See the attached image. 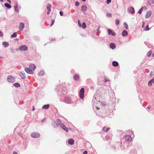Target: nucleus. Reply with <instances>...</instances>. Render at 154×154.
I'll list each match as a JSON object with an SVG mask.
<instances>
[{
  "label": "nucleus",
  "instance_id": "4d7b16f0",
  "mask_svg": "<svg viewBox=\"0 0 154 154\" xmlns=\"http://www.w3.org/2000/svg\"><path fill=\"white\" fill-rule=\"evenodd\" d=\"M14 7H18V5L17 3H16L15 5L14 6Z\"/></svg>",
  "mask_w": 154,
  "mask_h": 154
},
{
  "label": "nucleus",
  "instance_id": "473e14b6",
  "mask_svg": "<svg viewBox=\"0 0 154 154\" xmlns=\"http://www.w3.org/2000/svg\"><path fill=\"white\" fill-rule=\"evenodd\" d=\"M81 27H82L83 29H85L86 28V26L85 22H84L82 23V25H81Z\"/></svg>",
  "mask_w": 154,
  "mask_h": 154
},
{
  "label": "nucleus",
  "instance_id": "4468645a",
  "mask_svg": "<svg viewBox=\"0 0 154 154\" xmlns=\"http://www.w3.org/2000/svg\"><path fill=\"white\" fill-rule=\"evenodd\" d=\"M108 33L109 35H112V36H115V33L112 31L111 29H108L107 30Z\"/></svg>",
  "mask_w": 154,
  "mask_h": 154
},
{
  "label": "nucleus",
  "instance_id": "4c0bfd02",
  "mask_svg": "<svg viewBox=\"0 0 154 154\" xmlns=\"http://www.w3.org/2000/svg\"><path fill=\"white\" fill-rule=\"evenodd\" d=\"M152 82L151 80H149L148 82V85L149 86H151L152 85Z\"/></svg>",
  "mask_w": 154,
  "mask_h": 154
},
{
  "label": "nucleus",
  "instance_id": "680f3d73",
  "mask_svg": "<svg viewBox=\"0 0 154 154\" xmlns=\"http://www.w3.org/2000/svg\"><path fill=\"white\" fill-rule=\"evenodd\" d=\"M35 109V108H34V106H33V109H32V110H33Z\"/></svg>",
  "mask_w": 154,
  "mask_h": 154
},
{
  "label": "nucleus",
  "instance_id": "37998d69",
  "mask_svg": "<svg viewBox=\"0 0 154 154\" xmlns=\"http://www.w3.org/2000/svg\"><path fill=\"white\" fill-rule=\"evenodd\" d=\"M54 20H51V26H52L53 25V24L54 23Z\"/></svg>",
  "mask_w": 154,
  "mask_h": 154
},
{
  "label": "nucleus",
  "instance_id": "5701e85b",
  "mask_svg": "<svg viewBox=\"0 0 154 154\" xmlns=\"http://www.w3.org/2000/svg\"><path fill=\"white\" fill-rule=\"evenodd\" d=\"M50 106V105L49 104L44 105L42 107L43 109H48Z\"/></svg>",
  "mask_w": 154,
  "mask_h": 154
},
{
  "label": "nucleus",
  "instance_id": "a19ab883",
  "mask_svg": "<svg viewBox=\"0 0 154 154\" xmlns=\"http://www.w3.org/2000/svg\"><path fill=\"white\" fill-rule=\"evenodd\" d=\"M79 5V2L78 1H76L75 3V6H78Z\"/></svg>",
  "mask_w": 154,
  "mask_h": 154
},
{
  "label": "nucleus",
  "instance_id": "bf43d9fd",
  "mask_svg": "<svg viewBox=\"0 0 154 154\" xmlns=\"http://www.w3.org/2000/svg\"><path fill=\"white\" fill-rule=\"evenodd\" d=\"M144 26V22H143V25H142V27H143Z\"/></svg>",
  "mask_w": 154,
  "mask_h": 154
},
{
  "label": "nucleus",
  "instance_id": "0e129e2a",
  "mask_svg": "<svg viewBox=\"0 0 154 154\" xmlns=\"http://www.w3.org/2000/svg\"><path fill=\"white\" fill-rule=\"evenodd\" d=\"M153 57H154V53H153L152 54Z\"/></svg>",
  "mask_w": 154,
  "mask_h": 154
},
{
  "label": "nucleus",
  "instance_id": "39448f33",
  "mask_svg": "<svg viewBox=\"0 0 154 154\" xmlns=\"http://www.w3.org/2000/svg\"><path fill=\"white\" fill-rule=\"evenodd\" d=\"M31 137L33 138H38L40 137V134L38 132H34L31 134Z\"/></svg>",
  "mask_w": 154,
  "mask_h": 154
},
{
  "label": "nucleus",
  "instance_id": "09e8293b",
  "mask_svg": "<svg viewBox=\"0 0 154 154\" xmlns=\"http://www.w3.org/2000/svg\"><path fill=\"white\" fill-rule=\"evenodd\" d=\"M144 43H145V44L146 45H147V46L148 47H149V46H148V45H149V43L148 42H144Z\"/></svg>",
  "mask_w": 154,
  "mask_h": 154
},
{
  "label": "nucleus",
  "instance_id": "9d476101",
  "mask_svg": "<svg viewBox=\"0 0 154 154\" xmlns=\"http://www.w3.org/2000/svg\"><path fill=\"white\" fill-rule=\"evenodd\" d=\"M59 125H60V124L57 122L56 121V122L55 121H53L52 123V126L55 128H57L59 126Z\"/></svg>",
  "mask_w": 154,
  "mask_h": 154
},
{
  "label": "nucleus",
  "instance_id": "4be33fe9",
  "mask_svg": "<svg viewBox=\"0 0 154 154\" xmlns=\"http://www.w3.org/2000/svg\"><path fill=\"white\" fill-rule=\"evenodd\" d=\"M2 45L5 47H7L9 45V43L6 42H3L2 43Z\"/></svg>",
  "mask_w": 154,
  "mask_h": 154
},
{
  "label": "nucleus",
  "instance_id": "c9c22d12",
  "mask_svg": "<svg viewBox=\"0 0 154 154\" xmlns=\"http://www.w3.org/2000/svg\"><path fill=\"white\" fill-rule=\"evenodd\" d=\"M119 23V19H117L116 20V25H118Z\"/></svg>",
  "mask_w": 154,
  "mask_h": 154
},
{
  "label": "nucleus",
  "instance_id": "20e7f679",
  "mask_svg": "<svg viewBox=\"0 0 154 154\" xmlns=\"http://www.w3.org/2000/svg\"><path fill=\"white\" fill-rule=\"evenodd\" d=\"M15 78L11 75H9L7 78L8 81L10 83H13L15 81Z\"/></svg>",
  "mask_w": 154,
  "mask_h": 154
},
{
  "label": "nucleus",
  "instance_id": "ddd939ff",
  "mask_svg": "<svg viewBox=\"0 0 154 154\" xmlns=\"http://www.w3.org/2000/svg\"><path fill=\"white\" fill-rule=\"evenodd\" d=\"M19 26L20 30L21 31H23V29L24 27V23L22 22L20 23L19 24Z\"/></svg>",
  "mask_w": 154,
  "mask_h": 154
},
{
  "label": "nucleus",
  "instance_id": "7c9ffc66",
  "mask_svg": "<svg viewBox=\"0 0 154 154\" xmlns=\"http://www.w3.org/2000/svg\"><path fill=\"white\" fill-rule=\"evenodd\" d=\"M17 32H14L11 35V38L16 37L17 36Z\"/></svg>",
  "mask_w": 154,
  "mask_h": 154
},
{
  "label": "nucleus",
  "instance_id": "58836bf2",
  "mask_svg": "<svg viewBox=\"0 0 154 154\" xmlns=\"http://www.w3.org/2000/svg\"><path fill=\"white\" fill-rule=\"evenodd\" d=\"M149 30V27L148 25H147L145 29V30L146 31H148Z\"/></svg>",
  "mask_w": 154,
  "mask_h": 154
},
{
  "label": "nucleus",
  "instance_id": "1a4fd4ad",
  "mask_svg": "<svg viewBox=\"0 0 154 154\" xmlns=\"http://www.w3.org/2000/svg\"><path fill=\"white\" fill-rule=\"evenodd\" d=\"M66 92L67 91L66 90H62V88L59 90L58 91V94L60 95H62V94H64L66 93Z\"/></svg>",
  "mask_w": 154,
  "mask_h": 154
},
{
  "label": "nucleus",
  "instance_id": "3c124183",
  "mask_svg": "<svg viewBox=\"0 0 154 154\" xmlns=\"http://www.w3.org/2000/svg\"><path fill=\"white\" fill-rule=\"evenodd\" d=\"M87 151L85 150L83 152V154H87Z\"/></svg>",
  "mask_w": 154,
  "mask_h": 154
},
{
  "label": "nucleus",
  "instance_id": "a211bd4d",
  "mask_svg": "<svg viewBox=\"0 0 154 154\" xmlns=\"http://www.w3.org/2000/svg\"><path fill=\"white\" fill-rule=\"evenodd\" d=\"M29 67L31 68L32 69H33V70H34L36 68V66L35 65L32 63H30L29 64Z\"/></svg>",
  "mask_w": 154,
  "mask_h": 154
},
{
  "label": "nucleus",
  "instance_id": "13d9d810",
  "mask_svg": "<svg viewBox=\"0 0 154 154\" xmlns=\"http://www.w3.org/2000/svg\"><path fill=\"white\" fill-rule=\"evenodd\" d=\"M150 106H147V108L148 109H150Z\"/></svg>",
  "mask_w": 154,
  "mask_h": 154
},
{
  "label": "nucleus",
  "instance_id": "ea45409f",
  "mask_svg": "<svg viewBox=\"0 0 154 154\" xmlns=\"http://www.w3.org/2000/svg\"><path fill=\"white\" fill-rule=\"evenodd\" d=\"M106 16L107 17H112V15L110 13H107L106 14Z\"/></svg>",
  "mask_w": 154,
  "mask_h": 154
},
{
  "label": "nucleus",
  "instance_id": "9b49d317",
  "mask_svg": "<svg viewBox=\"0 0 154 154\" xmlns=\"http://www.w3.org/2000/svg\"><path fill=\"white\" fill-rule=\"evenodd\" d=\"M128 11L129 13L131 14L134 13V9L133 7L131 6L128 8Z\"/></svg>",
  "mask_w": 154,
  "mask_h": 154
},
{
  "label": "nucleus",
  "instance_id": "2f4dec72",
  "mask_svg": "<svg viewBox=\"0 0 154 154\" xmlns=\"http://www.w3.org/2000/svg\"><path fill=\"white\" fill-rule=\"evenodd\" d=\"M13 85L14 86L17 88L19 87L20 86V84L19 83L17 82L14 83Z\"/></svg>",
  "mask_w": 154,
  "mask_h": 154
},
{
  "label": "nucleus",
  "instance_id": "bb28decb",
  "mask_svg": "<svg viewBox=\"0 0 154 154\" xmlns=\"http://www.w3.org/2000/svg\"><path fill=\"white\" fill-rule=\"evenodd\" d=\"M100 28V26H99V27L94 31V33L95 34H96V35H99V34L98 33V31L99 30Z\"/></svg>",
  "mask_w": 154,
  "mask_h": 154
},
{
  "label": "nucleus",
  "instance_id": "cd10ccee",
  "mask_svg": "<svg viewBox=\"0 0 154 154\" xmlns=\"http://www.w3.org/2000/svg\"><path fill=\"white\" fill-rule=\"evenodd\" d=\"M144 8L145 9H146V7L144 6V7H142V8H140V9L138 11V13L139 14H140L142 13V12L143 9Z\"/></svg>",
  "mask_w": 154,
  "mask_h": 154
},
{
  "label": "nucleus",
  "instance_id": "2eb2a0df",
  "mask_svg": "<svg viewBox=\"0 0 154 154\" xmlns=\"http://www.w3.org/2000/svg\"><path fill=\"white\" fill-rule=\"evenodd\" d=\"M87 7L85 5H82L81 8V10L83 12H84L87 11Z\"/></svg>",
  "mask_w": 154,
  "mask_h": 154
},
{
  "label": "nucleus",
  "instance_id": "f3484780",
  "mask_svg": "<svg viewBox=\"0 0 154 154\" xmlns=\"http://www.w3.org/2000/svg\"><path fill=\"white\" fill-rule=\"evenodd\" d=\"M109 47L111 49H114L115 48L116 46L114 43H111L109 44Z\"/></svg>",
  "mask_w": 154,
  "mask_h": 154
},
{
  "label": "nucleus",
  "instance_id": "a878e982",
  "mask_svg": "<svg viewBox=\"0 0 154 154\" xmlns=\"http://www.w3.org/2000/svg\"><path fill=\"white\" fill-rule=\"evenodd\" d=\"M45 74V72L43 70L41 71L38 73L39 76H43Z\"/></svg>",
  "mask_w": 154,
  "mask_h": 154
},
{
  "label": "nucleus",
  "instance_id": "412c9836",
  "mask_svg": "<svg viewBox=\"0 0 154 154\" xmlns=\"http://www.w3.org/2000/svg\"><path fill=\"white\" fill-rule=\"evenodd\" d=\"M73 79L75 80H77L79 79V76L77 74H75L73 75Z\"/></svg>",
  "mask_w": 154,
  "mask_h": 154
},
{
  "label": "nucleus",
  "instance_id": "423d86ee",
  "mask_svg": "<svg viewBox=\"0 0 154 154\" xmlns=\"http://www.w3.org/2000/svg\"><path fill=\"white\" fill-rule=\"evenodd\" d=\"M19 50L21 51H26L28 50V47L26 45H23L19 47Z\"/></svg>",
  "mask_w": 154,
  "mask_h": 154
},
{
  "label": "nucleus",
  "instance_id": "8fccbe9b",
  "mask_svg": "<svg viewBox=\"0 0 154 154\" xmlns=\"http://www.w3.org/2000/svg\"><path fill=\"white\" fill-rule=\"evenodd\" d=\"M152 83L154 84V77L151 80Z\"/></svg>",
  "mask_w": 154,
  "mask_h": 154
},
{
  "label": "nucleus",
  "instance_id": "864d4df0",
  "mask_svg": "<svg viewBox=\"0 0 154 154\" xmlns=\"http://www.w3.org/2000/svg\"><path fill=\"white\" fill-rule=\"evenodd\" d=\"M149 75L150 76H152V72H151L150 74H149Z\"/></svg>",
  "mask_w": 154,
  "mask_h": 154
},
{
  "label": "nucleus",
  "instance_id": "79ce46f5",
  "mask_svg": "<svg viewBox=\"0 0 154 154\" xmlns=\"http://www.w3.org/2000/svg\"><path fill=\"white\" fill-rule=\"evenodd\" d=\"M111 2V0H106V3L107 5H109Z\"/></svg>",
  "mask_w": 154,
  "mask_h": 154
},
{
  "label": "nucleus",
  "instance_id": "338daca9",
  "mask_svg": "<svg viewBox=\"0 0 154 154\" xmlns=\"http://www.w3.org/2000/svg\"><path fill=\"white\" fill-rule=\"evenodd\" d=\"M13 50H11V51L12 52Z\"/></svg>",
  "mask_w": 154,
  "mask_h": 154
},
{
  "label": "nucleus",
  "instance_id": "c85d7f7f",
  "mask_svg": "<svg viewBox=\"0 0 154 154\" xmlns=\"http://www.w3.org/2000/svg\"><path fill=\"white\" fill-rule=\"evenodd\" d=\"M110 129L109 128H106L105 127H104L103 128V131L107 132Z\"/></svg>",
  "mask_w": 154,
  "mask_h": 154
},
{
  "label": "nucleus",
  "instance_id": "a18cd8bd",
  "mask_svg": "<svg viewBox=\"0 0 154 154\" xmlns=\"http://www.w3.org/2000/svg\"><path fill=\"white\" fill-rule=\"evenodd\" d=\"M46 119L45 118L44 119H43L41 121V122L42 123H43L44 122H45L46 121Z\"/></svg>",
  "mask_w": 154,
  "mask_h": 154
},
{
  "label": "nucleus",
  "instance_id": "6e6552de",
  "mask_svg": "<svg viewBox=\"0 0 154 154\" xmlns=\"http://www.w3.org/2000/svg\"><path fill=\"white\" fill-rule=\"evenodd\" d=\"M25 70L26 72L28 74H29L32 75L33 74V71L32 69L30 68H25Z\"/></svg>",
  "mask_w": 154,
  "mask_h": 154
},
{
  "label": "nucleus",
  "instance_id": "c756f323",
  "mask_svg": "<svg viewBox=\"0 0 154 154\" xmlns=\"http://www.w3.org/2000/svg\"><path fill=\"white\" fill-rule=\"evenodd\" d=\"M5 6L8 9H10L11 8V6L8 3H5Z\"/></svg>",
  "mask_w": 154,
  "mask_h": 154
},
{
  "label": "nucleus",
  "instance_id": "f03ea898",
  "mask_svg": "<svg viewBox=\"0 0 154 154\" xmlns=\"http://www.w3.org/2000/svg\"><path fill=\"white\" fill-rule=\"evenodd\" d=\"M57 122L60 124V127L63 130L66 131V132H68V129L65 125L62 123L61 121L59 119H57L56 120Z\"/></svg>",
  "mask_w": 154,
  "mask_h": 154
},
{
  "label": "nucleus",
  "instance_id": "7ed1b4c3",
  "mask_svg": "<svg viewBox=\"0 0 154 154\" xmlns=\"http://www.w3.org/2000/svg\"><path fill=\"white\" fill-rule=\"evenodd\" d=\"M85 89L83 88H82L79 92V97L81 99H83L84 97Z\"/></svg>",
  "mask_w": 154,
  "mask_h": 154
},
{
  "label": "nucleus",
  "instance_id": "5fc2aeb1",
  "mask_svg": "<svg viewBox=\"0 0 154 154\" xmlns=\"http://www.w3.org/2000/svg\"><path fill=\"white\" fill-rule=\"evenodd\" d=\"M13 154H18L17 152H16L14 151Z\"/></svg>",
  "mask_w": 154,
  "mask_h": 154
},
{
  "label": "nucleus",
  "instance_id": "c03bdc74",
  "mask_svg": "<svg viewBox=\"0 0 154 154\" xmlns=\"http://www.w3.org/2000/svg\"><path fill=\"white\" fill-rule=\"evenodd\" d=\"M78 24H79V26L80 27H81V24L80 22V20L79 19L78 20Z\"/></svg>",
  "mask_w": 154,
  "mask_h": 154
},
{
  "label": "nucleus",
  "instance_id": "e2e57ef3",
  "mask_svg": "<svg viewBox=\"0 0 154 154\" xmlns=\"http://www.w3.org/2000/svg\"><path fill=\"white\" fill-rule=\"evenodd\" d=\"M82 1L83 2H85L86 1V0H82Z\"/></svg>",
  "mask_w": 154,
  "mask_h": 154
},
{
  "label": "nucleus",
  "instance_id": "72a5a7b5",
  "mask_svg": "<svg viewBox=\"0 0 154 154\" xmlns=\"http://www.w3.org/2000/svg\"><path fill=\"white\" fill-rule=\"evenodd\" d=\"M124 25L125 26V29H128V25L127 24V23L126 22H124Z\"/></svg>",
  "mask_w": 154,
  "mask_h": 154
},
{
  "label": "nucleus",
  "instance_id": "6e6d98bb",
  "mask_svg": "<svg viewBox=\"0 0 154 154\" xmlns=\"http://www.w3.org/2000/svg\"><path fill=\"white\" fill-rule=\"evenodd\" d=\"M109 136H106V138L107 139H108L109 138Z\"/></svg>",
  "mask_w": 154,
  "mask_h": 154
},
{
  "label": "nucleus",
  "instance_id": "b1692460",
  "mask_svg": "<svg viewBox=\"0 0 154 154\" xmlns=\"http://www.w3.org/2000/svg\"><path fill=\"white\" fill-rule=\"evenodd\" d=\"M112 65L113 66L116 67L118 66L119 63L117 61H114L112 62Z\"/></svg>",
  "mask_w": 154,
  "mask_h": 154
},
{
  "label": "nucleus",
  "instance_id": "052dcab7",
  "mask_svg": "<svg viewBox=\"0 0 154 154\" xmlns=\"http://www.w3.org/2000/svg\"><path fill=\"white\" fill-rule=\"evenodd\" d=\"M4 0H0V1L2 2Z\"/></svg>",
  "mask_w": 154,
  "mask_h": 154
},
{
  "label": "nucleus",
  "instance_id": "de8ad7c7",
  "mask_svg": "<svg viewBox=\"0 0 154 154\" xmlns=\"http://www.w3.org/2000/svg\"><path fill=\"white\" fill-rule=\"evenodd\" d=\"M3 35V34L2 32L0 31V37H2Z\"/></svg>",
  "mask_w": 154,
  "mask_h": 154
},
{
  "label": "nucleus",
  "instance_id": "603ef678",
  "mask_svg": "<svg viewBox=\"0 0 154 154\" xmlns=\"http://www.w3.org/2000/svg\"><path fill=\"white\" fill-rule=\"evenodd\" d=\"M7 1L10 4H11V2L10 0H7Z\"/></svg>",
  "mask_w": 154,
  "mask_h": 154
},
{
  "label": "nucleus",
  "instance_id": "dca6fc26",
  "mask_svg": "<svg viewBox=\"0 0 154 154\" xmlns=\"http://www.w3.org/2000/svg\"><path fill=\"white\" fill-rule=\"evenodd\" d=\"M122 34L123 36L125 37L128 35V32L126 30H123L122 32Z\"/></svg>",
  "mask_w": 154,
  "mask_h": 154
},
{
  "label": "nucleus",
  "instance_id": "393cba45",
  "mask_svg": "<svg viewBox=\"0 0 154 154\" xmlns=\"http://www.w3.org/2000/svg\"><path fill=\"white\" fill-rule=\"evenodd\" d=\"M152 14V11H149L147 14L146 16V18H148L150 17Z\"/></svg>",
  "mask_w": 154,
  "mask_h": 154
},
{
  "label": "nucleus",
  "instance_id": "aec40b11",
  "mask_svg": "<svg viewBox=\"0 0 154 154\" xmlns=\"http://www.w3.org/2000/svg\"><path fill=\"white\" fill-rule=\"evenodd\" d=\"M20 75L22 79H25V78H26V76L24 73H22V72H20Z\"/></svg>",
  "mask_w": 154,
  "mask_h": 154
},
{
  "label": "nucleus",
  "instance_id": "f257e3e1",
  "mask_svg": "<svg viewBox=\"0 0 154 154\" xmlns=\"http://www.w3.org/2000/svg\"><path fill=\"white\" fill-rule=\"evenodd\" d=\"M64 102L67 104H71L73 106H75L76 104V98L75 97H66L64 98Z\"/></svg>",
  "mask_w": 154,
  "mask_h": 154
},
{
  "label": "nucleus",
  "instance_id": "69168bd1",
  "mask_svg": "<svg viewBox=\"0 0 154 154\" xmlns=\"http://www.w3.org/2000/svg\"><path fill=\"white\" fill-rule=\"evenodd\" d=\"M51 39H53V40H55V39H53V38H52Z\"/></svg>",
  "mask_w": 154,
  "mask_h": 154
},
{
  "label": "nucleus",
  "instance_id": "774afa93",
  "mask_svg": "<svg viewBox=\"0 0 154 154\" xmlns=\"http://www.w3.org/2000/svg\"><path fill=\"white\" fill-rule=\"evenodd\" d=\"M13 50H11V51L12 52Z\"/></svg>",
  "mask_w": 154,
  "mask_h": 154
},
{
  "label": "nucleus",
  "instance_id": "49530a36",
  "mask_svg": "<svg viewBox=\"0 0 154 154\" xmlns=\"http://www.w3.org/2000/svg\"><path fill=\"white\" fill-rule=\"evenodd\" d=\"M60 14L61 16H63V12L62 11H60Z\"/></svg>",
  "mask_w": 154,
  "mask_h": 154
},
{
  "label": "nucleus",
  "instance_id": "e433bc0d",
  "mask_svg": "<svg viewBox=\"0 0 154 154\" xmlns=\"http://www.w3.org/2000/svg\"><path fill=\"white\" fill-rule=\"evenodd\" d=\"M152 51H149L148 53H147V55L148 57H149L150 56L151 54H152Z\"/></svg>",
  "mask_w": 154,
  "mask_h": 154
},
{
  "label": "nucleus",
  "instance_id": "0eeeda50",
  "mask_svg": "<svg viewBox=\"0 0 154 154\" xmlns=\"http://www.w3.org/2000/svg\"><path fill=\"white\" fill-rule=\"evenodd\" d=\"M124 139L127 142L131 141L132 139L131 136L130 135H126L124 137Z\"/></svg>",
  "mask_w": 154,
  "mask_h": 154
},
{
  "label": "nucleus",
  "instance_id": "f704fd0d",
  "mask_svg": "<svg viewBox=\"0 0 154 154\" xmlns=\"http://www.w3.org/2000/svg\"><path fill=\"white\" fill-rule=\"evenodd\" d=\"M14 10L15 11L17 12L19 11V10L18 8V7H14Z\"/></svg>",
  "mask_w": 154,
  "mask_h": 154
},
{
  "label": "nucleus",
  "instance_id": "f8f14e48",
  "mask_svg": "<svg viewBox=\"0 0 154 154\" xmlns=\"http://www.w3.org/2000/svg\"><path fill=\"white\" fill-rule=\"evenodd\" d=\"M51 5L50 4H48V5L47 6V9L48 10V11L47 13V14L48 15L49 14L51 11Z\"/></svg>",
  "mask_w": 154,
  "mask_h": 154
},
{
  "label": "nucleus",
  "instance_id": "6ab92c4d",
  "mask_svg": "<svg viewBox=\"0 0 154 154\" xmlns=\"http://www.w3.org/2000/svg\"><path fill=\"white\" fill-rule=\"evenodd\" d=\"M68 143L70 145H72L74 143V140L72 139H70L68 141Z\"/></svg>",
  "mask_w": 154,
  "mask_h": 154
}]
</instances>
